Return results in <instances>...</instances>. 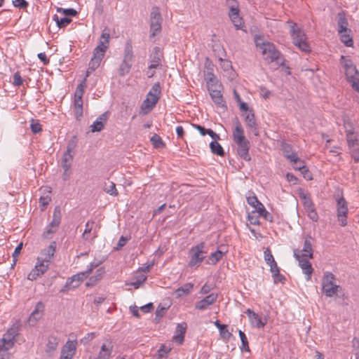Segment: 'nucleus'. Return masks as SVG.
Instances as JSON below:
<instances>
[{
  "label": "nucleus",
  "mask_w": 359,
  "mask_h": 359,
  "mask_svg": "<svg viewBox=\"0 0 359 359\" xmlns=\"http://www.w3.org/2000/svg\"><path fill=\"white\" fill-rule=\"evenodd\" d=\"M172 347L165 344H162L157 351V357L159 359H165L168 358V353L171 351Z\"/></svg>",
  "instance_id": "38"
},
{
  "label": "nucleus",
  "mask_w": 359,
  "mask_h": 359,
  "mask_svg": "<svg viewBox=\"0 0 359 359\" xmlns=\"http://www.w3.org/2000/svg\"><path fill=\"white\" fill-rule=\"evenodd\" d=\"M161 94V86L158 82L154 83L151 88L150 89L149 92L148 93V96H159Z\"/></svg>",
  "instance_id": "54"
},
{
  "label": "nucleus",
  "mask_w": 359,
  "mask_h": 359,
  "mask_svg": "<svg viewBox=\"0 0 359 359\" xmlns=\"http://www.w3.org/2000/svg\"><path fill=\"white\" fill-rule=\"evenodd\" d=\"M245 313L248 315L252 326L256 328H263L268 322L267 316H261L250 309H247Z\"/></svg>",
  "instance_id": "13"
},
{
  "label": "nucleus",
  "mask_w": 359,
  "mask_h": 359,
  "mask_svg": "<svg viewBox=\"0 0 359 359\" xmlns=\"http://www.w3.org/2000/svg\"><path fill=\"white\" fill-rule=\"evenodd\" d=\"M229 16L233 22V25L236 27V29L241 28L243 24V20L239 16V11H234L229 13Z\"/></svg>",
  "instance_id": "39"
},
{
  "label": "nucleus",
  "mask_w": 359,
  "mask_h": 359,
  "mask_svg": "<svg viewBox=\"0 0 359 359\" xmlns=\"http://www.w3.org/2000/svg\"><path fill=\"white\" fill-rule=\"evenodd\" d=\"M107 50V48L105 46L102 45V43H99L98 45L94 48L93 57L88 65V69L91 71H95L97 69L102 59L104 57L105 53Z\"/></svg>",
  "instance_id": "9"
},
{
  "label": "nucleus",
  "mask_w": 359,
  "mask_h": 359,
  "mask_svg": "<svg viewBox=\"0 0 359 359\" xmlns=\"http://www.w3.org/2000/svg\"><path fill=\"white\" fill-rule=\"evenodd\" d=\"M162 54L158 47H155L153 49L152 53L150 56L151 64L149 66V69H156L161 65Z\"/></svg>",
  "instance_id": "27"
},
{
  "label": "nucleus",
  "mask_w": 359,
  "mask_h": 359,
  "mask_svg": "<svg viewBox=\"0 0 359 359\" xmlns=\"http://www.w3.org/2000/svg\"><path fill=\"white\" fill-rule=\"evenodd\" d=\"M274 283H284L285 278L284 276L280 273V271L272 275Z\"/></svg>",
  "instance_id": "64"
},
{
  "label": "nucleus",
  "mask_w": 359,
  "mask_h": 359,
  "mask_svg": "<svg viewBox=\"0 0 359 359\" xmlns=\"http://www.w3.org/2000/svg\"><path fill=\"white\" fill-rule=\"evenodd\" d=\"M104 191L111 196H116L118 192L116 188V184L113 182H108L104 183Z\"/></svg>",
  "instance_id": "40"
},
{
  "label": "nucleus",
  "mask_w": 359,
  "mask_h": 359,
  "mask_svg": "<svg viewBox=\"0 0 359 359\" xmlns=\"http://www.w3.org/2000/svg\"><path fill=\"white\" fill-rule=\"evenodd\" d=\"M238 334H239V337H240L241 341V351L249 352L250 350L249 345H248V338H247L245 334L243 331L239 330Z\"/></svg>",
  "instance_id": "44"
},
{
  "label": "nucleus",
  "mask_w": 359,
  "mask_h": 359,
  "mask_svg": "<svg viewBox=\"0 0 359 359\" xmlns=\"http://www.w3.org/2000/svg\"><path fill=\"white\" fill-rule=\"evenodd\" d=\"M60 339L55 335H49L46 339L45 353L47 357H53L57 351Z\"/></svg>",
  "instance_id": "16"
},
{
  "label": "nucleus",
  "mask_w": 359,
  "mask_h": 359,
  "mask_svg": "<svg viewBox=\"0 0 359 359\" xmlns=\"http://www.w3.org/2000/svg\"><path fill=\"white\" fill-rule=\"evenodd\" d=\"M217 299V294L211 293L205 298L198 302L195 305V309L201 311L205 310L208 306L213 304Z\"/></svg>",
  "instance_id": "21"
},
{
  "label": "nucleus",
  "mask_w": 359,
  "mask_h": 359,
  "mask_svg": "<svg viewBox=\"0 0 359 359\" xmlns=\"http://www.w3.org/2000/svg\"><path fill=\"white\" fill-rule=\"evenodd\" d=\"M227 252L226 246L221 245L218 248L217 250L210 254L208 257L207 263L208 264H216L220 259H222L223 255Z\"/></svg>",
  "instance_id": "22"
},
{
  "label": "nucleus",
  "mask_w": 359,
  "mask_h": 359,
  "mask_svg": "<svg viewBox=\"0 0 359 359\" xmlns=\"http://www.w3.org/2000/svg\"><path fill=\"white\" fill-rule=\"evenodd\" d=\"M57 11L62 13L65 17H74L77 15V11L74 8H57Z\"/></svg>",
  "instance_id": "49"
},
{
  "label": "nucleus",
  "mask_w": 359,
  "mask_h": 359,
  "mask_svg": "<svg viewBox=\"0 0 359 359\" xmlns=\"http://www.w3.org/2000/svg\"><path fill=\"white\" fill-rule=\"evenodd\" d=\"M296 168H297V170H299V171H301V172L303 174L304 178H306L307 180L312 179L309 169L305 165H301L299 167H297Z\"/></svg>",
  "instance_id": "58"
},
{
  "label": "nucleus",
  "mask_w": 359,
  "mask_h": 359,
  "mask_svg": "<svg viewBox=\"0 0 359 359\" xmlns=\"http://www.w3.org/2000/svg\"><path fill=\"white\" fill-rule=\"evenodd\" d=\"M307 215L313 222H317L318 220V215L316 210L315 206L306 209Z\"/></svg>",
  "instance_id": "52"
},
{
  "label": "nucleus",
  "mask_w": 359,
  "mask_h": 359,
  "mask_svg": "<svg viewBox=\"0 0 359 359\" xmlns=\"http://www.w3.org/2000/svg\"><path fill=\"white\" fill-rule=\"evenodd\" d=\"M15 343L11 339L4 334L3 337L0 339V354H5L7 359H9V353L6 352L14 346Z\"/></svg>",
  "instance_id": "23"
},
{
  "label": "nucleus",
  "mask_w": 359,
  "mask_h": 359,
  "mask_svg": "<svg viewBox=\"0 0 359 359\" xmlns=\"http://www.w3.org/2000/svg\"><path fill=\"white\" fill-rule=\"evenodd\" d=\"M77 341L68 339L62 346L60 357L63 359H72L76 354Z\"/></svg>",
  "instance_id": "15"
},
{
  "label": "nucleus",
  "mask_w": 359,
  "mask_h": 359,
  "mask_svg": "<svg viewBox=\"0 0 359 359\" xmlns=\"http://www.w3.org/2000/svg\"><path fill=\"white\" fill-rule=\"evenodd\" d=\"M349 33L350 32L339 33L341 42L347 47H351L353 45V39L350 36Z\"/></svg>",
  "instance_id": "47"
},
{
  "label": "nucleus",
  "mask_w": 359,
  "mask_h": 359,
  "mask_svg": "<svg viewBox=\"0 0 359 359\" xmlns=\"http://www.w3.org/2000/svg\"><path fill=\"white\" fill-rule=\"evenodd\" d=\"M85 82L86 79H84L82 83L77 86L74 93V107L75 118L77 121H80L83 116V102L82 97L84 93V88L86 87Z\"/></svg>",
  "instance_id": "6"
},
{
  "label": "nucleus",
  "mask_w": 359,
  "mask_h": 359,
  "mask_svg": "<svg viewBox=\"0 0 359 359\" xmlns=\"http://www.w3.org/2000/svg\"><path fill=\"white\" fill-rule=\"evenodd\" d=\"M187 328V325L186 323H178L177 325L175 334L172 337V340L177 343L179 345L182 344L184 341V336Z\"/></svg>",
  "instance_id": "20"
},
{
  "label": "nucleus",
  "mask_w": 359,
  "mask_h": 359,
  "mask_svg": "<svg viewBox=\"0 0 359 359\" xmlns=\"http://www.w3.org/2000/svg\"><path fill=\"white\" fill-rule=\"evenodd\" d=\"M55 248L56 243L52 242L47 248L41 252V256L39 257L42 259V261L50 262L55 252Z\"/></svg>",
  "instance_id": "29"
},
{
  "label": "nucleus",
  "mask_w": 359,
  "mask_h": 359,
  "mask_svg": "<svg viewBox=\"0 0 359 359\" xmlns=\"http://www.w3.org/2000/svg\"><path fill=\"white\" fill-rule=\"evenodd\" d=\"M210 147L211 151L214 154H217L220 156H223L224 155V151L222 147L217 141L211 142L210 144Z\"/></svg>",
  "instance_id": "41"
},
{
  "label": "nucleus",
  "mask_w": 359,
  "mask_h": 359,
  "mask_svg": "<svg viewBox=\"0 0 359 359\" xmlns=\"http://www.w3.org/2000/svg\"><path fill=\"white\" fill-rule=\"evenodd\" d=\"M49 263L42 261V259L38 257L36 266L28 274L27 278L31 280H36L47 271Z\"/></svg>",
  "instance_id": "14"
},
{
  "label": "nucleus",
  "mask_w": 359,
  "mask_h": 359,
  "mask_svg": "<svg viewBox=\"0 0 359 359\" xmlns=\"http://www.w3.org/2000/svg\"><path fill=\"white\" fill-rule=\"evenodd\" d=\"M97 336L95 332L88 333L83 338L80 340V342L84 345L88 344L90 341L95 338Z\"/></svg>",
  "instance_id": "57"
},
{
  "label": "nucleus",
  "mask_w": 359,
  "mask_h": 359,
  "mask_svg": "<svg viewBox=\"0 0 359 359\" xmlns=\"http://www.w3.org/2000/svg\"><path fill=\"white\" fill-rule=\"evenodd\" d=\"M312 237L310 235H306L304 239V248L302 250H300V255L302 257H308L310 259H313V248L311 243Z\"/></svg>",
  "instance_id": "25"
},
{
  "label": "nucleus",
  "mask_w": 359,
  "mask_h": 359,
  "mask_svg": "<svg viewBox=\"0 0 359 359\" xmlns=\"http://www.w3.org/2000/svg\"><path fill=\"white\" fill-rule=\"evenodd\" d=\"M215 325L219 329L220 335L223 338H229L231 334L226 329L227 325L224 324H221L219 320H216L215 322Z\"/></svg>",
  "instance_id": "42"
},
{
  "label": "nucleus",
  "mask_w": 359,
  "mask_h": 359,
  "mask_svg": "<svg viewBox=\"0 0 359 359\" xmlns=\"http://www.w3.org/2000/svg\"><path fill=\"white\" fill-rule=\"evenodd\" d=\"M21 322L20 320H16L10 328L8 329L4 334L6 337L11 339L16 342V337L19 335L21 329Z\"/></svg>",
  "instance_id": "26"
},
{
  "label": "nucleus",
  "mask_w": 359,
  "mask_h": 359,
  "mask_svg": "<svg viewBox=\"0 0 359 359\" xmlns=\"http://www.w3.org/2000/svg\"><path fill=\"white\" fill-rule=\"evenodd\" d=\"M346 140L351 150H358V140L357 135L352 130H346Z\"/></svg>",
  "instance_id": "30"
},
{
  "label": "nucleus",
  "mask_w": 359,
  "mask_h": 359,
  "mask_svg": "<svg viewBox=\"0 0 359 359\" xmlns=\"http://www.w3.org/2000/svg\"><path fill=\"white\" fill-rule=\"evenodd\" d=\"M335 276L329 271H325L322 280L323 293L327 297H332L340 292L341 287L335 283Z\"/></svg>",
  "instance_id": "3"
},
{
  "label": "nucleus",
  "mask_w": 359,
  "mask_h": 359,
  "mask_svg": "<svg viewBox=\"0 0 359 359\" xmlns=\"http://www.w3.org/2000/svg\"><path fill=\"white\" fill-rule=\"evenodd\" d=\"M226 5L229 8V13L239 11L238 4L236 0H226Z\"/></svg>",
  "instance_id": "55"
},
{
  "label": "nucleus",
  "mask_w": 359,
  "mask_h": 359,
  "mask_svg": "<svg viewBox=\"0 0 359 359\" xmlns=\"http://www.w3.org/2000/svg\"><path fill=\"white\" fill-rule=\"evenodd\" d=\"M88 276V273L86 271H84L74 275L72 277L74 278V280H79V283H81L83 281V280L86 278Z\"/></svg>",
  "instance_id": "62"
},
{
  "label": "nucleus",
  "mask_w": 359,
  "mask_h": 359,
  "mask_svg": "<svg viewBox=\"0 0 359 359\" xmlns=\"http://www.w3.org/2000/svg\"><path fill=\"white\" fill-rule=\"evenodd\" d=\"M281 150L284 154V156L288 159L291 163H297L299 161V158L297 156L295 151L293 150L291 144L282 142L280 144Z\"/></svg>",
  "instance_id": "18"
},
{
  "label": "nucleus",
  "mask_w": 359,
  "mask_h": 359,
  "mask_svg": "<svg viewBox=\"0 0 359 359\" xmlns=\"http://www.w3.org/2000/svg\"><path fill=\"white\" fill-rule=\"evenodd\" d=\"M344 68L345 69V74L347 79V81L353 85L355 83L357 86H359V72L356 69V67L353 65L351 61H346L344 65Z\"/></svg>",
  "instance_id": "12"
},
{
  "label": "nucleus",
  "mask_w": 359,
  "mask_h": 359,
  "mask_svg": "<svg viewBox=\"0 0 359 359\" xmlns=\"http://www.w3.org/2000/svg\"><path fill=\"white\" fill-rule=\"evenodd\" d=\"M290 33L292 36L293 43L295 46L305 53L311 51V47L306 41L304 32L300 28L297 27L296 24L290 25Z\"/></svg>",
  "instance_id": "5"
},
{
  "label": "nucleus",
  "mask_w": 359,
  "mask_h": 359,
  "mask_svg": "<svg viewBox=\"0 0 359 359\" xmlns=\"http://www.w3.org/2000/svg\"><path fill=\"white\" fill-rule=\"evenodd\" d=\"M95 224L94 221H88L86 223V225H85V230H84V232L82 235V237H86L85 236L86 234H89L92 229H93V225Z\"/></svg>",
  "instance_id": "63"
},
{
  "label": "nucleus",
  "mask_w": 359,
  "mask_h": 359,
  "mask_svg": "<svg viewBox=\"0 0 359 359\" xmlns=\"http://www.w3.org/2000/svg\"><path fill=\"white\" fill-rule=\"evenodd\" d=\"M13 83L15 86H20L23 83V79L18 72H15L13 75Z\"/></svg>",
  "instance_id": "59"
},
{
  "label": "nucleus",
  "mask_w": 359,
  "mask_h": 359,
  "mask_svg": "<svg viewBox=\"0 0 359 359\" xmlns=\"http://www.w3.org/2000/svg\"><path fill=\"white\" fill-rule=\"evenodd\" d=\"M348 212V205L344 197L337 201V215L338 221L341 226L347 225V215Z\"/></svg>",
  "instance_id": "10"
},
{
  "label": "nucleus",
  "mask_w": 359,
  "mask_h": 359,
  "mask_svg": "<svg viewBox=\"0 0 359 359\" xmlns=\"http://www.w3.org/2000/svg\"><path fill=\"white\" fill-rule=\"evenodd\" d=\"M221 90H212V91L210 92V95L212 101L218 107L226 110L227 107L226 105V102L224 100Z\"/></svg>",
  "instance_id": "24"
},
{
  "label": "nucleus",
  "mask_w": 359,
  "mask_h": 359,
  "mask_svg": "<svg viewBox=\"0 0 359 359\" xmlns=\"http://www.w3.org/2000/svg\"><path fill=\"white\" fill-rule=\"evenodd\" d=\"M150 141L154 148H162L165 145L162 140V138L157 134H154L150 138Z\"/></svg>",
  "instance_id": "48"
},
{
  "label": "nucleus",
  "mask_w": 359,
  "mask_h": 359,
  "mask_svg": "<svg viewBox=\"0 0 359 359\" xmlns=\"http://www.w3.org/2000/svg\"><path fill=\"white\" fill-rule=\"evenodd\" d=\"M293 254L294 257L299 262V265L304 273L306 275V280H309L313 271L311 262L306 259L307 257H302L300 255V250L298 249H294Z\"/></svg>",
  "instance_id": "11"
},
{
  "label": "nucleus",
  "mask_w": 359,
  "mask_h": 359,
  "mask_svg": "<svg viewBox=\"0 0 359 359\" xmlns=\"http://www.w3.org/2000/svg\"><path fill=\"white\" fill-rule=\"evenodd\" d=\"M113 346L111 343L103 344L95 359H110L112 353Z\"/></svg>",
  "instance_id": "28"
},
{
  "label": "nucleus",
  "mask_w": 359,
  "mask_h": 359,
  "mask_svg": "<svg viewBox=\"0 0 359 359\" xmlns=\"http://www.w3.org/2000/svg\"><path fill=\"white\" fill-rule=\"evenodd\" d=\"M205 245V243L201 242L190 249L191 259L189 262L190 267H198L204 260L205 256H203V254L207 253V251L204 250Z\"/></svg>",
  "instance_id": "8"
},
{
  "label": "nucleus",
  "mask_w": 359,
  "mask_h": 359,
  "mask_svg": "<svg viewBox=\"0 0 359 359\" xmlns=\"http://www.w3.org/2000/svg\"><path fill=\"white\" fill-rule=\"evenodd\" d=\"M194 288V284L191 283H186L182 286L178 287L175 291V294L177 297H181L184 295L189 294Z\"/></svg>",
  "instance_id": "34"
},
{
  "label": "nucleus",
  "mask_w": 359,
  "mask_h": 359,
  "mask_svg": "<svg viewBox=\"0 0 359 359\" xmlns=\"http://www.w3.org/2000/svg\"><path fill=\"white\" fill-rule=\"evenodd\" d=\"M74 278L72 277L69 278L65 285L62 287V288L60 290V292L61 293H65L71 290H74L76 287H78V284H74Z\"/></svg>",
  "instance_id": "43"
},
{
  "label": "nucleus",
  "mask_w": 359,
  "mask_h": 359,
  "mask_svg": "<svg viewBox=\"0 0 359 359\" xmlns=\"http://www.w3.org/2000/svg\"><path fill=\"white\" fill-rule=\"evenodd\" d=\"M105 273V269L104 267L99 268L95 275L91 276L88 280V282L86 283V286H93L97 282L100 281L104 274Z\"/></svg>",
  "instance_id": "33"
},
{
  "label": "nucleus",
  "mask_w": 359,
  "mask_h": 359,
  "mask_svg": "<svg viewBox=\"0 0 359 359\" xmlns=\"http://www.w3.org/2000/svg\"><path fill=\"white\" fill-rule=\"evenodd\" d=\"M255 43L257 48L260 49L264 60L268 63L276 62L280 66L285 67V60L283 59L279 62L282 55L273 43L264 41L261 36H257L255 38Z\"/></svg>",
  "instance_id": "1"
},
{
  "label": "nucleus",
  "mask_w": 359,
  "mask_h": 359,
  "mask_svg": "<svg viewBox=\"0 0 359 359\" xmlns=\"http://www.w3.org/2000/svg\"><path fill=\"white\" fill-rule=\"evenodd\" d=\"M255 212H257L259 215L262 217L264 219L269 222L273 221L272 215L266 210L262 203H261L258 207H256Z\"/></svg>",
  "instance_id": "35"
},
{
  "label": "nucleus",
  "mask_w": 359,
  "mask_h": 359,
  "mask_svg": "<svg viewBox=\"0 0 359 359\" xmlns=\"http://www.w3.org/2000/svg\"><path fill=\"white\" fill-rule=\"evenodd\" d=\"M147 278L146 276L141 275L137 278L136 281L130 283H126V285L133 286L135 289H137L146 281Z\"/></svg>",
  "instance_id": "51"
},
{
  "label": "nucleus",
  "mask_w": 359,
  "mask_h": 359,
  "mask_svg": "<svg viewBox=\"0 0 359 359\" xmlns=\"http://www.w3.org/2000/svg\"><path fill=\"white\" fill-rule=\"evenodd\" d=\"M134 60V55L133 51V46L130 41L126 42L124 47L123 58L120 65L118 69V74L121 76H124L128 74L132 67Z\"/></svg>",
  "instance_id": "4"
},
{
  "label": "nucleus",
  "mask_w": 359,
  "mask_h": 359,
  "mask_svg": "<svg viewBox=\"0 0 359 359\" xmlns=\"http://www.w3.org/2000/svg\"><path fill=\"white\" fill-rule=\"evenodd\" d=\"M338 32H350L351 30L348 29V22L343 12L338 13Z\"/></svg>",
  "instance_id": "32"
},
{
  "label": "nucleus",
  "mask_w": 359,
  "mask_h": 359,
  "mask_svg": "<svg viewBox=\"0 0 359 359\" xmlns=\"http://www.w3.org/2000/svg\"><path fill=\"white\" fill-rule=\"evenodd\" d=\"M245 120L246 121L248 127L255 130L254 134L255 135H258L257 131V124L255 120V116L254 114V111L252 109H250V112H248L245 117Z\"/></svg>",
  "instance_id": "31"
},
{
  "label": "nucleus",
  "mask_w": 359,
  "mask_h": 359,
  "mask_svg": "<svg viewBox=\"0 0 359 359\" xmlns=\"http://www.w3.org/2000/svg\"><path fill=\"white\" fill-rule=\"evenodd\" d=\"M207 87L209 90V92L212 91V90H222V83L218 81V79L211 81L210 82H207Z\"/></svg>",
  "instance_id": "50"
},
{
  "label": "nucleus",
  "mask_w": 359,
  "mask_h": 359,
  "mask_svg": "<svg viewBox=\"0 0 359 359\" xmlns=\"http://www.w3.org/2000/svg\"><path fill=\"white\" fill-rule=\"evenodd\" d=\"M235 125L232 135L233 142L237 145V154L242 159L250 161L251 160L249 154L250 148V141L245 137L244 130L238 119H236Z\"/></svg>",
  "instance_id": "2"
},
{
  "label": "nucleus",
  "mask_w": 359,
  "mask_h": 359,
  "mask_svg": "<svg viewBox=\"0 0 359 359\" xmlns=\"http://www.w3.org/2000/svg\"><path fill=\"white\" fill-rule=\"evenodd\" d=\"M247 201L248 203L255 208L256 209V207H258L259 205H261V202L258 200L257 197L256 196H250L247 197Z\"/></svg>",
  "instance_id": "56"
},
{
  "label": "nucleus",
  "mask_w": 359,
  "mask_h": 359,
  "mask_svg": "<svg viewBox=\"0 0 359 359\" xmlns=\"http://www.w3.org/2000/svg\"><path fill=\"white\" fill-rule=\"evenodd\" d=\"M166 310L167 308L159 306L156 311V320H159L165 315Z\"/></svg>",
  "instance_id": "61"
},
{
  "label": "nucleus",
  "mask_w": 359,
  "mask_h": 359,
  "mask_svg": "<svg viewBox=\"0 0 359 359\" xmlns=\"http://www.w3.org/2000/svg\"><path fill=\"white\" fill-rule=\"evenodd\" d=\"M109 114L110 113L109 111H105L97 117L90 126L91 132L95 133L101 131L104 128L107 119L109 118Z\"/></svg>",
  "instance_id": "19"
},
{
  "label": "nucleus",
  "mask_w": 359,
  "mask_h": 359,
  "mask_svg": "<svg viewBox=\"0 0 359 359\" xmlns=\"http://www.w3.org/2000/svg\"><path fill=\"white\" fill-rule=\"evenodd\" d=\"M109 39H110L109 30L107 27H105L102 31L99 43H102V45L105 46L108 48L109 43Z\"/></svg>",
  "instance_id": "45"
},
{
  "label": "nucleus",
  "mask_w": 359,
  "mask_h": 359,
  "mask_svg": "<svg viewBox=\"0 0 359 359\" xmlns=\"http://www.w3.org/2000/svg\"><path fill=\"white\" fill-rule=\"evenodd\" d=\"M30 127L32 131L35 134L39 133L42 130L41 124L38 121H34V120H32Z\"/></svg>",
  "instance_id": "60"
},
{
  "label": "nucleus",
  "mask_w": 359,
  "mask_h": 359,
  "mask_svg": "<svg viewBox=\"0 0 359 359\" xmlns=\"http://www.w3.org/2000/svg\"><path fill=\"white\" fill-rule=\"evenodd\" d=\"M264 260L268 265H270L276 262L269 248H266L264 250Z\"/></svg>",
  "instance_id": "53"
},
{
  "label": "nucleus",
  "mask_w": 359,
  "mask_h": 359,
  "mask_svg": "<svg viewBox=\"0 0 359 359\" xmlns=\"http://www.w3.org/2000/svg\"><path fill=\"white\" fill-rule=\"evenodd\" d=\"M53 20L56 22L57 26L59 28H64L72 22L71 18H69L67 17L59 18V16L57 14H55L53 16Z\"/></svg>",
  "instance_id": "37"
},
{
  "label": "nucleus",
  "mask_w": 359,
  "mask_h": 359,
  "mask_svg": "<svg viewBox=\"0 0 359 359\" xmlns=\"http://www.w3.org/2000/svg\"><path fill=\"white\" fill-rule=\"evenodd\" d=\"M299 197L303 201V205L304 206L305 210L309 208H312V206L314 205L308 194L302 192L299 194Z\"/></svg>",
  "instance_id": "46"
},
{
  "label": "nucleus",
  "mask_w": 359,
  "mask_h": 359,
  "mask_svg": "<svg viewBox=\"0 0 359 359\" xmlns=\"http://www.w3.org/2000/svg\"><path fill=\"white\" fill-rule=\"evenodd\" d=\"M61 222V210L60 207H55L54 209L53 219L49 224L50 226L55 227L57 229Z\"/></svg>",
  "instance_id": "36"
},
{
  "label": "nucleus",
  "mask_w": 359,
  "mask_h": 359,
  "mask_svg": "<svg viewBox=\"0 0 359 359\" xmlns=\"http://www.w3.org/2000/svg\"><path fill=\"white\" fill-rule=\"evenodd\" d=\"M163 18L159 8L154 6L151 8L149 18L150 37H154L161 32Z\"/></svg>",
  "instance_id": "7"
},
{
  "label": "nucleus",
  "mask_w": 359,
  "mask_h": 359,
  "mask_svg": "<svg viewBox=\"0 0 359 359\" xmlns=\"http://www.w3.org/2000/svg\"><path fill=\"white\" fill-rule=\"evenodd\" d=\"M44 307V304L41 302H39L36 304L34 309L31 313L28 319V323L31 326H34L37 321L42 317Z\"/></svg>",
  "instance_id": "17"
}]
</instances>
